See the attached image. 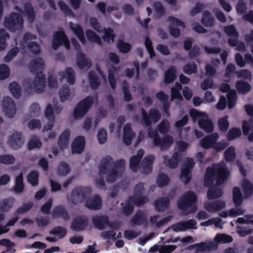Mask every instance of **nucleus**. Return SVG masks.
<instances>
[{
    "instance_id": "18",
    "label": "nucleus",
    "mask_w": 253,
    "mask_h": 253,
    "mask_svg": "<svg viewBox=\"0 0 253 253\" xmlns=\"http://www.w3.org/2000/svg\"><path fill=\"white\" fill-rule=\"evenodd\" d=\"M198 125L200 128L207 133L211 132L213 130V123L210 120L207 114H204L202 118L198 121Z\"/></svg>"
},
{
    "instance_id": "6",
    "label": "nucleus",
    "mask_w": 253,
    "mask_h": 253,
    "mask_svg": "<svg viewBox=\"0 0 253 253\" xmlns=\"http://www.w3.org/2000/svg\"><path fill=\"white\" fill-rule=\"evenodd\" d=\"M93 101V97L91 96H87L80 101L74 108V118L75 119L83 118L91 107Z\"/></svg>"
},
{
    "instance_id": "40",
    "label": "nucleus",
    "mask_w": 253,
    "mask_h": 253,
    "mask_svg": "<svg viewBox=\"0 0 253 253\" xmlns=\"http://www.w3.org/2000/svg\"><path fill=\"white\" fill-rule=\"evenodd\" d=\"M133 65L134 66V68H127L126 70V76L129 78H132L135 73L136 72V78H139L140 74V65L139 62L137 60L133 61Z\"/></svg>"
},
{
    "instance_id": "21",
    "label": "nucleus",
    "mask_w": 253,
    "mask_h": 253,
    "mask_svg": "<svg viewBox=\"0 0 253 253\" xmlns=\"http://www.w3.org/2000/svg\"><path fill=\"white\" fill-rule=\"evenodd\" d=\"M52 217L53 219L61 218L64 221H68L70 219L68 211L62 205L57 206L54 208L52 212Z\"/></svg>"
},
{
    "instance_id": "50",
    "label": "nucleus",
    "mask_w": 253,
    "mask_h": 253,
    "mask_svg": "<svg viewBox=\"0 0 253 253\" xmlns=\"http://www.w3.org/2000/svg\"><path fill=\"white\" fill-rule=\"evenodd\" d=\"M192 178V174L190 170L182 169L180 175V180L183 182L185 185L189 183Z\"/></svg>"
},
{
    "instance_id": "45",
    "label": "nucleus",
    "mask_w": 253,
    "mask_h": 253,
    "mask_svg": "<svg viewBox=\"0 0 253 253\" xmlns=\"http://www.w3.org/2000/svg\"><path fill=\"white\" fill-rule=\"evenodd\" d=\"M39 174L36 170L31 171L27 175V181L32 186H36L39 184Z\"/></svg>"
},
{
    "instance_id": "8",
    "label": "nucleus",
    "mask_w": 253,
    "mask_h": 253,
    "mask_svg": "<svg viewBox=\"0 0 253 253\" xmlns=\"http://www.w3.org/2000/svg\"><path fill=\"white\" fill-rule=\"evenodd\" d=\"M52 47L53 49H57L60 46L64 44L66 48H70V42L65 32L61 30L55 32L53 36Z\"/></svg>"
},
{
    "instance_id": "14",
    "label": "nucleus",
    "mask_w": 253,
    "mask_h": 253,
    "mask_svg": "<svg viewBox=\"0 0 253 253\" xmlns=\"http://www.w3.org/2000/svg\"><path fill=\"white\" fill-rule=\"evenodd\" d=\"M7 143L12 149L17 150L19 149L23 143L22 133L17 131L13 132L9 136Z\"/></svg>"
},
{
    "instance_id": "20",
    "label": "nucleus",
    "mask_w": 253,
    "mask_h": 253,
    "mask_svg": "<svg viewBox=\"0 0 253 253\" xmlns=\"http://www.w3.org/2000/svg\"><path fill=\"white\" fill-rule=\"evenodd\" d=\"M92 222L97 229L103 230L109 225V219L106 215H96L92 217Z\"/></svg>"
},
{
    "instance_id": "13",
    "label": "nucleus",
    "mask_w": 253,
    "mask_h": 253,
    "mask_svg": "<svg viewBox=\"0 0 253 253\" xmlns=\"http://www.w3.org/2000/svg\"><path fill=\"white\" fill-rule=\"evenodd\" d=\"M155 159V157L153 155H149L144 158L139 166V169L143 173L148 174L152 172Z\"/></svg>"
},
{
    "instance_id": "12",
    "label": "nucleus",
    "mask_w": 253,
    "mask_h": 253,
    "mask_svg": "<svg viewBox=\"0 0 253 253\" xmlns=\"http://www.w3.org/2000/svg\"><path fill=\"white\" fill-rule=\"evenodd\" d=\"M88 220L85 216H79L74 218L71 225V228L75 231H81L84 230L88 226Z\"/></svg>"
},
{
    "instance_id": "37",
    "label": "nucleus",
    "mask_w": 253,
    "mask_h": 253,
    "mask_svg": "<svg viewBox=\"0 0 253 253\" xmlns=\"http://www.w3.org/2000/svg\"><path fill=\"white\" fill-rule=\"evenodd\" d=\"M85 35L89 41L92 42H95L99 45H102V42L100 37L96 34L93 31L90 29L86 30Z\"/></svg>"
},
{
    "instance_id": "62",
    "label": "nucleus",
    "mask_w": 253,
    "mask_h": 253,
    "mask_svg": "<svg viewBox=\"0 0 253 253\" xmlns=\"http://www.w3.org/2000/svg\"><path fill=\"white\" fill-rule=\"evenodd\" d=\"M33 203L29 202L24 203L23 206L19 207L15 211L14 215H17L19 214L24 213L30 211L33 207Z\"/></svg>"
},
{
    "instance_id": "56",
    "label": "nucleus",
    "mask_w": 253,
    "mask_h": 253,
    "mask_svg": "<svg viewBox=\"0 0 253 253\" xmlns=\"http://www.w3.org/2000/svg\"><path fill=\"white\" fill-rule=\"evenodd\" d=\"M117 47L120 51L124 53H128L131 48V45L122 40H119L117 42Z\"/></svg>"
},
{
    "instance_id": "31",
    "label": "nucleus",
    "mask_w": 253,
    "mask_h": 253,
    "mask_svg": "<svg viewBox=\"0 0 253 253\" xmlns=\"http://www.w3.org/2000/svg\"><path fill=\"white\" fill-rule=\"evenodd\" d=\"M202 24L206 27H212L214 25V19L211 13L208 10H205L202 13Z\"/></svg>"
},
{
    "instance_id": "16",
    "label": "nucleus",
    "mask_w": 253,
    "mask_h": 253,
    "mask_svg": "<svg viewBox=\"0 0 253 253\" xmlns=\"http://www.w3.org/2000/svg\"><path fill=\"white\" fill-rule=\"evenodd\" d=\"M225 203L221 200L207 202L204 204V208L209 212H215L224 209Z\"/></svg>"
},
{
    "instance_id": "49",
    "label": "nucleus",
    "mask_w": 253,
    "mask_h": 253,
    "mask_svg": "<svg viewBox=\"0 0 253 253\" xmlns=\"http://www.w3.org/2000/svg\"><path fill=\"white\" fill-rule=\"evenodd\" d=\"M28 50L35 55H39L41 52L40 45L36 42H30L27 44Z\"/></svg>"
},
{
    "instance_id": "26",
    "label": "nucleus",
    "mask_w": 253,
    "mask_h": 253,
    "mask_svg": "<svg viewBox=\"0 0 253 253\" xmlns=\"http://www.w3.org/2000/svg\"><path fill=\"white\" fill-rule=\"evenodd\" d=\"M170 205V199L168 197H161L154 203L155 209L159 212L164 211Z\"/></svg>"
},
{
    "instance_id": "29",
    "label": "nucleus",
    "mask_w": 253,
    "mask_h": 253,
    "mask_svg": "<svg viewBox=\"0 0 253 253\" xmlns=\"http://www.w3.org/2000/svg\"><path fill=\"white\" fill-rule=\"evenodd\" d=\"M235 87L239 94L245 95L251 90V86L244 80L238 81L235 84Z\"/></svg>"
},
{
    "instance_id": "15",
    "label": "nucleus",
    "mask_w": 253,
    "mask_h": 253,
    "mask_svg": "<svg viewBox=\"0 0 253 253\" xmlns=\"http://www.w3.org/2000/svg\"><path fill=\"white\" fill-rule=\"evenodd\" d=\"M85 138L83 136H79L73 140L71 150L73 154H80L84 151L85 147Z\"/></svg>"
},
{
    "instance_id": "59",
    "label": "nucleus",
    "mask_w": 253,
    "mask_h": 253,
    "mask_svg": "<svg viewBox=\"0 0 253 253\" xmlns=\"http://www.w3.org/2000/svg\"><path fill=\"white\" fill-rule=\"evenodd\" d=\"M169 179L167 175L163 173L159 174L157 180V183L159 187H163L166 186L169 184Z\"/></svg>"
},
{
    "instance_id": "60",
    "label": "nucleus",
    "mask_w": 253,
    "mask_h": 253,
    "mask_svg": "<svg viewBox=\"0 0 253 253\" xmlns=\"http://www.w3.org/2000/svg\"><path fill=\"white\" fill-rule=\"evenodd\" d=\"M58 5L60 10L66 16L73 14L72 9L63 1L59 0L58 1Z\"/></svg>"
},
{
    "instance_id": "53",
    "label": "nucleus",
    "mask_w": 253,
    "mask_h": 253,
    "mask_svg": "<svg viewBox=\"0 0 253 253\" xmlns=\"http://www.w3.org/2000/svg\"><path fill=\"white\" fill-rule=\"evenodd\" d=\"M49 234L53 235H57L59 239L63 238L67 234L66 229L61 226L54 227L50 232Z\"/></svg>"
},
{
    "instance_id": "44",
    "label": "nucleus",
    "mask_w": 253,
    "mask_h": 253,
    "mask_svg": "<svg viewBox=\"0 0 253 253\" xmlns=\"http://www.w3.org/2000/svg\"><path fill=\"white\" fill-rule=\"evenodd\" d=\"M9 90L13 96L18 99L21 96V89L18 83L13 82L10 84L9 86Z\"/></svg>"
},
{
    "instance_id": "43",
    "label": "nucleus",
    "mask_w": 253,
    "mask_h": 253,
    "mask_svg": "<svg viewBox=\"0 0 253 253\" xmlns=\"http://www.w3.org/2000/svg\"><path fill=\"white\" fill-rule=\"evenodd\" d=\"M24 188L23 173L21 172L16 177L15 184L13 189L16 193H21L23 192Z\"/></svg>"
},
{
    "instance_id": "55",
    "label": "nucleus",
    "mask_w": 253,
    "mask_h": 253,
    "mask_svg": "<svg viewBox=\"0 0 253 253\" xmlns=\"http://www.w3.org/2000/svg\"><path fill=\"white\" fill-rule=\"evenodd\" d=\"M223 31L227 36L230 37L237 38L239 36L238 33L233 25L225 26L223 29Z\"/></svg>"
},
{
    "instance_id": "32",
    "label": "nucleus",
    "mask_w": 253,
    "mask_h": 253,
    "mask_svg": "<svg viewBox=\"0 0 253 253\" xmlns=\"http://www.w3.org/2000/svg\"><path fill=\"white\" fill-rule=\"evenodd\" d=\"M25 14L30 23H33L36 18V12L30 2L25 3L24 5Z\"/></svg>"
},
{
    "instance_id": "39",
    "label": "nucleus",
    "mask_w": 253,
    "mask_h": 253,
    "mask_svg": "<svg viewBox=\"0 0 253 253\" xmlns=\"http://www.w3.org/2000/svg\"><path fill=\"white\" fill-rule=\"evenodd\" d=\"M242 190L245 198H248L252 196L253 194V185L247 180L244 181Z\"/></svg>"
},
{
    "instance_id": "27",
    "label": "nucleus",
    "mask_w": 253,
    "mask_h": 253,
    "mask_svg": "<svg viewBox=\"0 0 253 253\" xmlns=\"http://www.w3.org/2000/svg\"><path fill=\"white\" fill-rule=\"evenodd\" d=\"M77 63L81 69H89L92 66L91 60L87 58L85 55L83 53H80L77 56Z\"/></svg>"
},
{
    "instance_id": "34",
    "label": "nucleus",
    "mask_w": 253,
    "mask_h": 253,
    "mask_svg": "<svg viewBox=\"0 0 253 253\" xmlns=\"http://www.w3.org/2000/svg\"><path fill=\"white\" fill-rule=\"evenodd\" d=\"M88 75L89 83L91 88L93 89L98 88L100 84V82L95 72L93 70L90 71L89 72Z\"/></svg>"
},
{
    "instance_id": "4",
    "label": "nucleus",
    "mask_w": 253,
    "mask_h": 253,
    "mask_svg": "<svg viewBox=\"0 0 253 253\" xmlns=\"http://www.w3.org/2000/svg\"><path fill=\"white\" fill-rule=\"evenodd\" d=\"M113 163V158L110 156H107L101 160L98 167L99 174H108L106 180L109 183L114 182L119 173V171L117 170L115 168H113L109 169L108 168L112 166Z\"/></svg>"
},
{
    "instance_id": "7",
    "label": "nucleus",
    "mask_w": 253,
    "mask_h": 253,
    "mask_svg": "<svg viewBox=\"0 0 253 253\" xmlns=\"http://www.w3.org/2000/svg\"><path fill=\"white\" fill-rule=\"evenodd\" d=\"M91 192L92 190L89 186H78L72 190L71 198L75 202L82 203L86 201Z\"/></svg>"
},
{
    "instance_id": "2",
    "label": "nucleus",
    "mask_w": 253,
    "mask_h": 253,
    "mask_svg": "<svg viewBox=\"0 0 253 253\" xmlns=\"http://www.w3.org/2000/svg\"><path fill=\"white\" fill-rule=\"evenodd\" d=\"M44 67V60L41 57L32 60L29 63L31 72L33 74L36 73L33 81V88L37 93L42 92L44 90L46 83L45 75L43 73Z\"/></svg>"
},
{
    "instance_id": "1",
    "label": "nucleus",
    "mask_w": 253,
    "mask_h": 253,
    "mask_svg": "<svg viewBox=\"0 0 253 253\" xmlns=\"http://www.w3.org/2000/svg\"><path fill=\"white\" fill-rule=\"evenodd\" d=\"M229 171L225 163L217 164L213 167H208L204 175V185L210 187L207 192L209 200L221 197L222 190L217 186L223 184L228 178Z\"/></svg>"
},
{
    "instance_id": "10",
    "label": "nucleus",
    "mask_w": 253,
    "mask_h": 253,
    "mask_svg": "<svg viewBox=\"0 0 253 253\" xmlns=\"http://www.w3.org/2000/svg\"><path fill=\"white\" fill-rule=\"evenodd\" d=\"M130 223L134 226H147L148 222L146 213L138 210L130 219Z\"/></svg>"
},
{
    "instance_id": "47",
    "label": "nucleus",
    "mask_w": 253,
    "mask_h": 253,
    "mask_svg": "<svg viewBox=\"0 0 253 253\" xmlns=\"http://www.w3.org/2000/svg\"><path fill=\"white\" fill-rule=\"evenodd\" d=\"M224 159L226 162H233L236 159L235 149L233 146H230L224 152Z\"/></svg>"
},
{
    "instance_id": "41",
    "label": "nucleus",
    "mask_w": 253,
    "mask_h": 253,
    "mask_svg": "<svg viewBox=\"0 0 253 253\" xmlns=\"http://www.w3.org/2000/svg\"><path fill=\"white\" fill-rule=\"evenodd\" d=\"M103 31H104V34L102 38L104 42L108 43L114 42L116 36L113 29L111 28H104Z\"/></svg>"
},
{
    "instance_id": "57",
    "label": "nucleus",
    "mask_w": 253,
    "mask_h": 253,
    "mask_svg": "<svg viewBox=\"0 0 253 253\" xmlns=\"http://www.w3.org/2000/svg\"><path fill=\"white\" fill-rule=\"evenodd\" d=\"M197 65L194 62L187 63L183 68V72L188 75H191L197 72Z\"/></svg>"
},
{
    "instance_id": "25",
    "label": "nucleus",
    "mask_w": 253,
    "mask_h": 253,
    "mask_svg": "<svg viewBox=\"0 0 253 253\" xmlns=\"http://www.w3.org/2000/svg\"><path fill=\"white\" fill-rule=\"evenodd\" d=\"M177 69L174 66H170L164 73V82L166 84L172 83L176 78Z\"/></svg>"
},
{
    "instance_id": "54",
    "label": "nucleus",
    "mask_w": 253,
    "mask_h": 253,
    "mask_svg": "<svg viewBox=\"0 0 253 253\" xmlns=\"http://www.w3.org/2000/svg\"><path fill=\"white\" fill-rule=\"evenodd\" d=\"M242 134L241 129L238 127L230 128L227 133V138L228 140H234L239 137Z\"/></svg>"
},
{
    "instance_id": "23",
    "label": "nucleus",
    "mask_w": 253,
    "mask_h": 253,
    "mask_svg": "<svg viewBox=\"0 0 253 253\" xmlns=\"http://www.w3.org/2000/svg\"><path fill=\"white\" fill-rule=\"evenodd\" d=\"M134 136L135 133L132 130L131 124L129 123L126 124L124 127V143L126 145H129Z\"/></svg>"
},
{
    "instance_id": "11",
    "label": "nucleus",
    "mask_w": 253,
    "mask_h": 253,
    "mask_svg": "<svg viewBox=\"0 0 253 253\" xmlns=\"http://www.w3.org/2000/svg\"><path fill=\"white\" fill-rule=\"evenodd\" d=\"M84 206L90 210L98 211L102 207L101 197L98 194L94 195L91 198H88L85 201Z\"/></svg>"
},
{
    "instance_id": "9",
    "label": "nucleus",
    "mask_w": 253,
    "mask_h": 253,
    "mask_svg": "<svg viewBox=\"0 0 253 253\" xmlns=\"http://www.w3.org/2000/svg\"><path fill=\"white\" fill-rule=\"evenodd\" d=\"M3 112L8 118H13L16 113V105L12 98L9 96L3 97L1 102Z\"/></svg>"
},
{
    "instance_id": "19",
    "label": "nucleus",
    "mask_w": 253,
    "mask_h": 253,
    "mask_svg": "<svg viewBox=\"0 0 253 253\" xmlns=\"http://www.w3.org/2000/svg\"><path fill=\"white\" fill-rule=\"evenodd\" d=\"M190 247L195 248V253H198L215 250L217 248V245L212 242L209 243L201 242L191 245Z\"/></svg>"
},
{
    "instance_id": "42",
    "label": "nucleus",
    "mask_w": 253,
    "mask_h": 253,
    "mask_svg": "<svg viewBox=\"0 0 253 253\" xmlns=\"http://www.w3.org/2000/svg\"><path fill=\"white\" fill-rule=\"evenodd\" d=\"M227 103L229 109H232L237 100V95L234 90H231L227 94Z\"/></svg>"
},
{
    "instance_id": "52",
    "label": "nucleus",
    "mask_w": 253,
    "mask_h": 253,
    "mask_svg": "<svg viewBox=\"0 0 253 253\" xmlns=\"http://www.w3.org/2000/svg\"><path fill=\"white\" fill-rule=\"evenodd\" d=\"M232 240V236L224 234H217L214 238V241L217 243H229Z\"/></svg>"
},
{
    "instance_id": "28",
    "label": "nucleus",
    "mask_w": 253,
    "mask_h": 253,
    "mask_svg": "<svg viewBox=\"0 0 253 253\" xmlns=\"http://www.w3.org/2000/svg\"><path fill=\"white\" fill-rule=\"evenodd\" d=\"M70 133V130L66 129L59 136L58 145L61 150H63L67 147L69 143Z\"/></svg>"
},
{
    "instance_id": "51",
    "label": "nucleus",
    "mask_w": 253,
    "mask_h": 253,
    "mask_svg": "<svg viewBox=\"0 0 253 253\" xmlns=\"http://www.w3.org/2000/svg\"><path fill=\"white\" fill-rule=\"evenodd\" d=\"M218 126L219 129L222 131H226L229 127V124L228 121V116H224V117L219 119L217 122Z\"/></svg>"
},
{
    "instance_id": "5",
    "label": "nucleus",
    "mask_w": 253,
    "mask_h": 253,
    "mask_svg": "<svg viewBox=\"0 0 253 253\" xmlns=\"http://www.w3.org/2000/svg\"><path fill=\"white\" fill-rule=\"evenodd\" d=\"M24 21L21 14L12 12L5 17L4 26L10 32L20 31L23 27Z\"/></svg>"
},
{
    "instance_id": "64",
    "label": "nucleus",
    "mask_w": 253,
    "mask_h": 253,
    "mask_svg": "<svg viewBox=\"0 0 253 253\" xmlns=\"http://www.w3.org/2000/svg\"><path fill=\"white\" fill-rule=\"evenodd\" d=\"M141 160L137 158V157L134 156L130 158L129 167L133 172H136L138 169H139V163Z\"/></svg>"
},
{
    "instance_id": "58",
    "label": "nucleus",
    "mask_w": 253,
    "mask_h": 253,
    "mask_svg": "<svg viewBox=\"0 0 253 253\" xmlns=\"http://www.w3.org/2000/svg\"><path fill=\"white\" fill-rule=\"evenodd\" d=\"M169 123L167 120H163L158 125V129L161 134L167 133L169 129Z\"/></svg>"
},
{
    "instance_id": "46",
    "label": "nucleus",
    "mask_w": 253,
    "mask_h": 253,
    "mask_svg": "<svg viewBox=\"0 0 253 253\" xmlns=\"http://www.w3.org/2000/svg\"><path fill=\"white\" fill-rule=\"evenodd\" d=\"M59 94L61 102H64L68 100L70 95V90L69 86L66 84L62 85L59 89Z\"/></svg>"
},
{
    "instance_id": "30",
    "label": "nucleus",
    "mask_w": 253,
    "mask_h": 253,
    "mask_svg": "<svg viewBox=\"0 0 253 253\" xmlns=\"http://www.w3.org/2000/svg\"><path fill=\"white\" fill-rule=\"evenodd\" d=\"M159 144H154L155 146H160L161 150L168 149L173 143V137L170 135H166L162 138L160 136Z\"/></svg>"
},
{
    "instance_id": "33",
    "label": "nucleus",
    "mask_w": 253,
    "mask_h": 253,
    "mask_svg": "<svg viewBox=\"0 0 253 253\" xmlns=\"http://www.w3.org/2000/svg\"><path fill=\"white\" fill-rule=\"evenodd\" d=\"M15 202V199L10 197L0 201V212H6L8 211L12 207Z\"/></svg>"
},
{
    "instance_id": "61",
    "label": "nucleus",
    "mask_w": 253,
    "mask_h": 253,
    "mask_svg": "<svg viewBox=\"0 0 253 253\" xmlns=\"http://www.w3.org/2000/svg\"><path fill=\"white\" fill-rule=\"evenodd\" d=\"M134 210L133 204L131 201H129V198L125 203V206L122 208V211L124 214L126 216L130 215Z\"/></svg>"
},
{
    "instance_id": "22",
    "label": "nucleus",
    "mask_w": 253,
    "mask_h": 253,
    "mask_svg": "<svg viewBox=\"0 0 253 253\" xmlns=\"http://www.w3.org/2000/svg\"><path fill=\"white\" fill-rule=\"evenodd\" d=\"M218 137L219 135L217 132L212 133L201 139V145L206 149L213 147V144L217 140Z\"/></svg>"
},
{
    "instance_id": "63",
    "label": "nucleus",
    "mask_w": 253,
    "mask_h": 253,
    "mask_svg": "<svg viewBox=\"0 0 253 253\" xmlns=\"http://www.w3.org/2000/svg\"><path fill=\"white\" fill-rule=\"evenodd\" d=\"M235 66L232 63H228L225 69V77L227 79L226 80L227 82L231 81V78L232 74L235 73Z\"/></svg>"
},
{
    "instance_id": "35",
    "label": "nucleus",
    "mask_w": 253,
    "mask_h": 253,
    "mask_svg": "<svg viewBox=\"0 0 253 253\" xmlns=\"http://www.w3.org/2000/svg\"><path fill=\"white\" fill-rule=\"evenodd\" d=\"M128 198L129 201H131L133 205H135L138 207L144 205L148 201V198L145 196H142V195H134L130 196Z\"/></svg>"
},
{
    "instance_id": "48",
    "label": "nucleus",
    "mask_w": 253,
    "mask_h": 253,
    "mask_svg": "<svg viewBox=\"0 0 253 253\" xmlns=\"http://www.w3.org/2000/svg\"><path fill=\"white\" fill-rule=\"evenodd\" d=\"M70 171V168L69 165L65 162H60L57 169V173L59 175L65 176Z\"/></svg>"
},
{
    "instance_id": "36",
    "label": "nucleus",
    "mask_w": 253,
    "mask_h": 253,
    "mask_svg": "<svg viewBox=\"0 0 253 253\" xmlns=\"http://www.w3.org/2000/svg\"><path fill=\"white\" fill-rule=\"evenodd\" d=\"M233 201L236 207H239L243 202V196L240 189L238 187L233 188Z\"/></svg>"
},
{
    "instance_id": "38",
    "label": "nucleus",
    "mask_w": 253,
    "mask_h": 253,
    "mask_svg": "<svg viewBox=\"0 0 253 253\" xmlns=\"http://www.w3.org/2000/svg\"><path fill=\"white\" fill-rule=\"evenodd\" d=\"M117 71V68L112 66L108 69V81L111 87L114 90L117 85V79L115 78V74Z\"/></svg>"
},
{
    "instance_id": "3",
    "label": "nucleus",
    "mask_w": 253,
    "mask_h": 253,
    "mask_svg": "<svg viewBox=\"0 0 253 253\" xmlns=\"http://www.w3.org/2000/svg\"><path fill=\"white\" fill-rule=\"evenodd\" d=\"M197 197L196 194L189 191L185 193L177 202V206L182 211H185V215L193 213L197 211L196 205Z\"/></svg>"
},
{
    "instance_id": "24",
    "label": "nucleus",
    "mask_w": 253,
    "mask_h": 253,
    "mask_svg": "<svg viewBox=\"0 0 253 253\" xmlns=\"http://www.w3.org/2000/svg\"><path fill=\"white\" fill-rule=\"evenodd\" d=\"M58 75L60 77V80L66 78L67 82L71 85L73 84L75 82V74L71 67H67L65 71L59 72Z\"/></svg>"
},
{
    "instance_id": "17",
    "label": "nucleus",
    "mask_w": 253,
    "mask_h": 253,
    "mask_svg": "<svg viewBox=\"0 0 253 253\" xmlns=\"http://www.w3.org/2000/svg\"><path fill=\"white\" fill-rule=\"evenodd\" d=\"M180 156V153L178 152H174L171 158L168 155H164L163 157L164 164L166 166L171 169L176 168L178 165Z\"/></svg>"
}]
</instances>
